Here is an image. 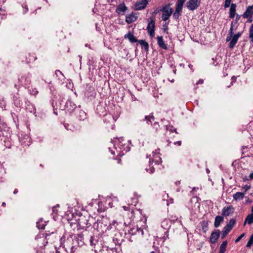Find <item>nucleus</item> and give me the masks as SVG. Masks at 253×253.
Segmentation results:
<instances>
[{
  "mask_svg": "<svg viewBox=\"0 0 253 253\" xmlns=\"http://www.w3.org/2000/svg\"><path fill=\"white\" fill-rule=\"evenodd\" d=\"M89 216H86L82 214L79 215L78 218L75 220V222H70V225L74 231L77 229V231L80 230H86V228L91 226L89 222Z\"/></svg>",
  "mask_w": 253,
  "mask_h": 253,
  "instance_id": "f257e3e1",
  "label": "nucleus"
},
{
  "mask_svg": "<svg viewBox=\"0 0 253 253\" xmlns=\"http://www.w3.org/2000/svg\"><path fill=\"white\" fill-rule=\"evenodd\" d=\"M93 228L96 230L99 234H102L110 229V224L107 217H102L97 219L93 225Z\"/></svg>",
  "mask_w": 253,
  "mask_h": 253,
  "instance_id": "f03ea898",
  "label": "nucleus"
},
{
  "mask_svg": "<svg viewBox=\"0 0 253 253\" xmlns=\"http://www.w3.org/2000/svg\"><path fill=\"white\" fill-rule=\"evenodd\" d=\"M114 148L118 156H122L130 150L128 141L123 138H120L115 141Z\"/></svg>",
  "mask_w": 253,
  "mask_h": 253,
  "instance_id": "7ed1b4c3",
  "label": "nucleus"
},
{
  "mask_svg": "<svg viewBox=\"0 0 253 253\" xmlns=\"http://www.w3.org/2000/svg\"><path fill=\"white\" fill-rule=\"evenodd\" d=\"M88 232L87 230H83L81 233H77L74 235V241L79 246L82 247L88 243Z\"/></svg>",
  "mask_w": 253,
  "mask_h": 253,
  "instance_id": "20e7f679",
  "label": "nucleus"
},
{
  "mask_svg": "<svg viewBox=\"0 0 253 253\" xmlns=\"http://www.w3.org/2000/svg\"><path fill=\"white\" fill-rule=\"evenodd\" d=\"M162 162V159L160 157L159 154L153 152V158L152 162L149 161V169L146 168L145 170L147 172H149L150 173H153L155 171V169L153 166H151L153 163H155L157 165H159Z\"/></svg>",
  "mask_w": 253,
  "mask_h": 253,
  "instance_id": "39448f33",
  "label": "nucleus"
},
{
  "mask_svg": "<svg viewBox=\"0 0 253 253\" xmlns=\"http://www.w3.org/2000/svg\"><path fill=\"white\" fill-rule=\"evenodd\" d=\"M160 11L163 12L162 18L164 21L168 20L173 11V9L169 7V4L163 6Z\"/></svg>",
  "mask_w": 253,
  "mask_h": 253,
  "instance_id": "423d86ee",
  "label": "nucleus"
},
{
  "mask_svg": "<svg viewBox=\"0 0 253 253\" xmlns=\"http://www.w3.org/2000/svg\"><path fill=\"white\" fill-rule=\"evenodd\" d=\"M155 17L154 16H151L149 19V21L148 24L147 30L149 35L153 37L155 36Z\"/></svg>",
  "mask_w": 253,
  "mask_h": 253,
  "instance_id": "0eeeda50",
  "label": "nucleus"
},
{
  "mask_svg": "<svg viewBox=\"0 0 253 253\" xmlns=\"http://www.w3.org/2000/svg\"><path fill=\"white\" fill-rule=\"evenodd\" d=\"M110 229H112L113 227L118 230H125V228L126 227V224L125 222H123L121 221H118L117 220H114L112 223L110 222Z\"/></svg>",
  "mask_w": 253,
  "mask_h": 253,
  "instance_id": "6e6552de",
  "label": "nucleus"
},
{
  "mask_svg": "<svg viewBox=\"0 0 253 253\" xmlns=\"http://www.w3.org/2000/svg\"><path fill=\"white\" fill-rule=\"evenodd\" d=\"M19 81L25 87H29V85L31 84V76L29 73L25 74L19 79Z\"/></svg>",
  "mask_w": 253,
  "mask_h": 253,
  "instance_id": "1a4fd4ad",
  "label": "nucleus"
},
{
  "mask_svg": "<svg viewBox=\"0 0 253 253\" xmlns=\"http://www.w3.org/2000/svg\"><path fill=\"white\" fill-rule=\"evenodd\" d=\"M78 108L76 105L71 100H68L64 105V109L71 114L74 113Z\"/></svg>",
  "mask_w": 253,
  "mask_h": 253,
  "instance_id": "9d476101",
  "label": "nucleus"
},
{
  "mask_svg": "<svg viewBox=\"0 0 253 253\" xmlns=\"http://www.w3.org/2000/svg\"><path fill=\"white\" fill-rule=\"evenodd\" d=\"M201 0H189L186 3V7L190 10L193 11L196 9L201 3Z\"/></svg>",
  "mask_w": 253,
  "mask_h": 253,
  "instance_id": "9b49d317",
  "label": "nucleus"
},
{
  "mask_svg": "<svg viewBox=\"0 0 253 253\" xmlns=\"http://www.w3.org/2000/svg\"><path fill=\"white\" fill-rule=\"evenodd\" d=\"M126 235H130L131 236L134 235H138L139 236H142L144 234L143 229L141 228H138L137 226L133 227L130 228L127 230V234L126 233Z\"/></svg>",
  "mask_w": 253,
  "mask_h": 253,
  "instance_id": "f8f14e48",
  "label": "nucleus"
},
{
  "mask_svg": "<svg viewBox=\"0 0 253 253\" xmlns=\"http://www.w3.org/2000/svg\"><path fill=\"white\" fill-rule=\"evenodd\" d=\"M220 235L219 230H214L211 234L210 237V242L212 244H215L218 239Z\"/></svg>",
  "mask_w": 253,
  "mask_h": 253,
  "instance_id": "ddd939ff",
  "label": "nucleus"
},
{
  "mask_svg": "<svg viewBox=\"0 0 253 253\" xmlns=\"http://www.w3.org/2000/svg\"><path fill=\"white\" fill-rule=\"evenodd\" d=\"M244 18H253V5L247 7L246 11L242 15Z\"/></svg>",
  "mask_w": 253,
  "mask_h": 253,
  "instance_id": "4468645a",
  "label": "nucleus"
},
{
  "mask_svg": "<svg viewBox=\"0 0 253 253\" xmlns=\"http://www.w3.org/2000/svg\"><path fill=\"white\" fill-rule=\"evenodd\" d=\"M74 114L76 118L80 121L84 120L86 118V113L83 110H81L80 107L76 109Z\"/></svg>",
  "mask_w": 253,
  "mask_h": 253,
  "instance_id": "2eb2a0df",
  "label": "nucleus"
},
{
  "mask_svg": "<svg viewBox=\"0 0 253 253\" xmlns=\"http://www.w3.org/2000/svg\"><path fill=\"white\" fill-rule=\"evenodd\" d=\"M148 3L147 0H140V1H137L134 4V9L136 10L143 9L146 7Z\"/></svg>",
  "mask_w": 253,
  "mask_h": 253,
  "instance_id": "dca6fc26",
  "label": "nucleus"
},
{
  "mask_svg": "<svg viewBox=\"0 0 253 253\" xmlns=\"http://www.w3.org/2000/svg\"><path fill=\"white\" fill-rule=\"evenodd\" d=\"M242 34V32H238L233 36L229 45L230 48L232 49L234 48L235 44L237 42L238 39L241 36Z\"/></svg>",
  "mask_w": 253,
  "mask_h": 253,
  "instance_id": "f3484780",
  "label": "nucleus"
},
{
  "mask_svg": "<svg viewBox=\"0 0 253 253\" xmlns=\"http://www.w3.org/2000/svg\"><path fill=\"white\" fill-rule=\"evenodd\" d=\"M234 209L232 206L224 207L222 210V215L224 216H228L230 214L233 213Z\"/></svg>",
  "mask_w": 253,
  "mask_h": 253,
  "instance_id": "a211bd4d",
  "label": "nucleus"
},
{
  "mask_svg": "<svg viewBox=\"0 0 253 253\" xmlns=\"http://www.w3.org/2000/svg\"><path fill=\"white\" fill-rule=\"evenodd\" d=\"M12 98L14 105L17 107H21L22 105V102L19 93L17 92L16 94H13Z\"/></svg>",
  "mask_w": 253,
  "mask_h": 253,
  "instance_id": "6ab92c4d",
  "label": "nucleus"
},
{
  "mask_svg": "<svg viewBox=\"0 0 253 253\" xmlns=\"http://www.w3.org/2000/svg\"><path fill=\"white\" fill-rule=\"evenodd\" d=\"M127 9V7L125 5L124 3H121L118 5L117 6L116 12L118 14H122L123 15L124 13L126 11Z\"/></svg>",
  "mask_w": 253,
  "mask_h": 253,
  "instance_id": "aec40b11",
  "label": "nucleus"
},
{
  "mask_svg": "<svg viewBox=\"0 0 253 253\" xmlns=\"http://www.w3.org/2000/svg\"><path fill=\"white\" fill-rule=\"evenodd\" d=\"M19 140L21 145L24 146H29L31 144L30 138L27 135L23 136V138L19 137Z\"/></svg>",
  "mask_w": 253,
  "mask_h": 253,
  "instance_id": "412c9836",
  "label": "nucleus"
},
{
  "mask_svg": "<svg viewBox=\"0 0 253 253\" xmlns=\"http://www.w3.org/2000/svg\"><path fill=\"white\" fill-rule=\"evenodd\" d=\"M137 19V16L133 13L128 14L126 16V21L127 24H130L136 21Z\"/></svg>",
  "mask_w": 253,
  "mask_h": 253,
  "instance_id": "4be33fe9",
  "label": "nucleus"
},
{
  "mask_svg": "<svg viewBox=\"0 0 253 253\" xmlns=\"http://www.w3.org/2000/svg\"><path fill=\"white\" fill-rule=\"evenodd\" d=\"M124 240L121 239V235L120 233L116 234L113 238V241L115 244V245H118L120 246Z\"/></svg>",
  "mask_w": 253,
  "mask_h": 253,
  "instance_id": "5701e85b",
  "label": "nucleus"
},
{
  "mask_svg": "<svg viewBox=\"0 0 253 253\" xmlns=\"http://www.w3.org/2000/svg\"><path fill=\"white\" fill-rule=\"evenodd\" d=\"M125 39H128L129 42L131 43L138 42V40L134 37L133 33L129 32L127 34L125 35Z\"/></svg>",
  "mask_w": 253,
  "mask_h": 253,
  "instance_id": "b1692460",
  "label": "nucleus"
},
{
  "mask_svg": "<svg viewBox=\"0 0 253 253\" xmlns=\"http://www.w3.org/2000/svg\"><path fill=\"white\" fill-rule=\"evenodd\" d=\"M157 42L159 46L163 49L167 50L168 49V46L167 44L165 43L163 38L162 36H158L157 38Z\"/></svg>",
  "mask_w": 253,
  "mask_h": 253,
  "instance_id": "393cba45",
  "label": "nucleus"
},
{
  "mask_svg": "<svg viewBox=\"0 0 253 253\" xmlns=\"http://www.w3.org/2000/svg\"><path fill=\"white\" fill-rule=\"evenodd\" d=\"M155 118L153 115V113H151L149 115H147L145 116V118L143 121L146 122V123L148 125H152L153 122L155 121Z\"/></svg>",
  "mask_w": 253,
  "mask_h": 253,
  "instance_id": "a878e982",
  "label": "nucleus"
},
{
  "mask_svg": "<svg viewBox=\"0 0 253 253\" xmlns=\"http://www.w3.org/2000/svg\"><path fill=\"white\" fill-rule=\"evenodd\" d=\"M236 4L235 3H231L230 8L229 11V17L230 18H233L236 14Z\"/></svg>",
  "mask_w": 253,
  "mask_h": 253,
  "instance_id": "bb28decb",
  "label": "nucleus"
},
{
  "mask_svg": "<svg viewBox=\"0 0 253 253\" xmlns=\"http://www.w3.org/2000/svg\"><path fill=\"white\" fill-rule=\"evenodd\" d=\"M37 59V56L35 55L34 54H32L29 53L26 56V61L25 62L26 63H29L30 62H34Z\"/></svg>",
  "mask_w": 253,
  "mask_h": 253,
  "instance_id": "cd10ccee",
  "label": "nucleus"
},
{
  "mask_svg": "<svg viewBox=\"0 0 253 253\" xmlns=\"http://www.w3.org/2000/svg\"><path fill=\"white\" fill-rule=\"evenodd\" d=\"M224 221V218L222 216L217 215L215 217L214 226L215 227L217 228L219 226L221 223L223 222Z\"/></svg>",
  "mask_w": 253,
  "mask_h": 253,
  "instance_id": "c85d7f7f",
  "label": "nucleus"
},
{
  "mask_svg": "<svg viewBox=\"0 0 253 253\" xmlns=\"http://www.w3.org/2000/svg\"><path fill=\"white\" fill-rule=\"evenodd\" d=\"M161 247L157 246L155 242H153V250L150 252V253H165L163 251L161 250Z\"/></svg>",
  "mask_w": 253,
  "mask_h": 253,
  "instance_id": "c756f323",
  "label": "nucleus"
},
{
  "mask_svg": "<svg viewBox=\"0 0 253 253\" xmlns=\"http://www.w3.org/2000/svg\"><path fill=\"white\" fill-rule=\"evenodd\" d=\"M245 195V193L238 192L233 195V197L235 201H240L244 199Z\"/></svg>",
  "mask_w": 253,
  "mask_h": 253,
  "instance_id": "7c9ffc66",
  "label": "nucleus"
},
{
  "mask_svg": "<svg viewBox=\"0 0 253 253\" xmlns=\"http://www.w3.org/2000/svg\"><path fill=\"white\" fill-rule=\"evenodd\" d=\"M55 75L56 77L60 80L61 82H64L65 80V77L62 72L60 71L59 70H56L55 71Z\"/></svg>",
  "mask_w": 253,
  "mask_h": 253,
  "instance_id": "2f4dec72",
  "label": "nucleus"
},
{
  "mask_svg": "<svg viewBox=\"0 0 253 253\" xmlns=\"http://www.w3.org/2000/svg\"><path fill=\"white\" fill-rule=\"evenodd\" d=\"M253 223V214H248L245 218L244 226H245L246 224L251 225Z\"/></svg>",
  "mask_w": 253,
  "mask_h": 253,
  "instance_id": "473e14b6",
  "label": "nucleus"
},
{
  "mask_svg": "<svg viewBox=\"0 0 253 253\" xmlns=\"http://www.w3.org/2000/svg\"><path fill=\"white\" fill-rule=\"evenodd\" d=\"M200 225L204 233H206L208 229V221L207 220H203L200 222Z\"/></svg>",
  "mask_w": 253,
  "mask_h": 253,
  "instance_id": "72a5a7b5",
  "label": "nucleus"
},
{
  "mask_svg": "<svg viewBox=\"0 0 253 253\" xmlns=\"http://www.w3.org/2000/svg\"><path fill=\"white\" fill-rule=\"evenodd\" d=\"M168 232H169L168 231L166 230L165 231V234H164V236L160 237H159L157 236V238H156V240H157V241L159 242V241H162L163 242V243H164L167 239L169 238Z\"/></svg>",
  "mask_w": 253,
  "mask_h": 253,
  "instance_id": "f704fd0d",
  "label": "nucleus"
},
{
  "mask_svg": "<svg viewBox=\"0 0 253 253\" xmlns=\"http://www.w3.org/2000/svg\"><path fill=\"white\" fill-rule=\"evenodd\" d=\"M138 42L140 43V44L142 46V47L143 48L145 51H148L149 49V44L147 42L143 40H138Z\"/></svg>",
  "mask_w": 253,
  "mask_h": 253,
  "instance_id": "c9c22d12",
  "label": "nucleus"
},
{
  "mask_svg": "<svg viewBox=\"0 0 253 253\" xmlns=\"http://www.w3.org/2000/svg\"><path fill=\"white\" fill-rule=\"evenodd\" d=\"M88 240L89 241L88 244H89L92 247L95 246L98 242L97 240L96 239H95L94 237L92 235L88 236Z\"/></svg>",
  "mask_w": 253,
  "mask_h": 253,
  "instance_id": "e433bc0d",
  "label": "nucleus"
},
{
  "mask_svg": "<svg viewBox=\"0 0 253 253\" xmlns=\"http://www.w3.org/2000/svg\"><path fill=\"white\" fill-rule=\"evenodd\" d=\"M46 225V222L44 221L42 219H40L37 222V227L39 229H44Z\"/></svg>",
  "mask_w": 253,
  "mask_h": 253,
  "instance_id": "4c0bfd02",
  "label": "nucleus"
},
{
  "mask_svg": "<svg viewBox=\"0 0 253 253\" xmlns=\"http://www.w3.org/2000/svg\"><path fill=\"white\" fill-rule=\"evenodd\" d=\"M47 235H48V234H46V236L45 237H40L39 238L38 236L36 237V238H35L36 240L40 239V240L41 241H42V242H43V245H40V247L41 248H42V247L45 246V245L47 244V241H46V238Z\"/></svg>",
  "mask_w": 253,
  "mask_h": 253,
  "instance_id": "58836bf2",
  "label": "nucleus"
},
{
  "mask_svg": "<svg viewBox=\"0 0 253 253\" xmlns=\"http://www.w3.org/2000/svg\"><path fill=\"white\" fill-rule=\"evenodd\" d=\"M122 208L125 211H130V213L132 214V215L131 216V218L134 213V209H133V207H132V208H131L129 204H128V206H123Z\"/></svg>",
  "mask_w": 253,
  "mask_h": 253,
  "instance_id": "ea45409f",
  "label": "nucleus"
},
{
  "mask_svg": "<svg viewBox=\"0 0 253 253\" xmlns=\"http://www.w3.org/2000/svg\"><path fill=\"white\" fill-rule=\"evenodd\" d=\"M167 132H174L176 134L177 133L176 129L175 128L172 126L169 125L166 126Z\"/></svg>",
  "mask_w": 253,
  "mask_h": 253,
  "instance_id": "a19ab883",
  "label": "nucleus"
},
{
  "mask_svg": "<svg viewBox=\"0 0 253 253\" xmlns=\"http://www.w3.org/2000/svg\"><path fill=\"white\" fill-rule=\"evenodd\" d=\"M3 132L2 133L1 136L5 138V140L4 141L8 140V139L11 137L10 132L9 131H6L5 130H3Z\"/></svg>",
  "mask_w": 253,
  "mask_h": 253,
  "instance_id": "79ce46f5",
  "label": "nucleus"
},
{
  "mask_svg": "<svg viewBox=\"0 0 253 253\" xmlns=\"http://www.w3.org/2000/svg\"><path fill=\"white\" fill-rule=\"evenodd\" d=\"M153 128L155 131V133L157 134L160 129V126L158 122H155L153 125Z\"/></svg>",
  "mask_w": 253,
  "mask_h": 253,
  "instance_id": "37998d69",
  "label": "nucleus"
},
{
  "mask_svg": "<svg viewBox=\"0 0 253 253\" xmlns=\"http://www.w3.org/2000/svg\"><path fill=\"white\" fill-rule=\"evenodd\" d=\"M249 37L251 40V42L253 43V24L251 26L250 28Z\"/></svg>",
  "mask_w": 253,
  "mask_h": 253,
  "instance_id": "c03bdc74",
  "label": "nucleus"
},
{
  "mask_svg": "<svg viewBox=\"0 0 253 253\" xmlns=\"http://www.w3.org/2000/svg\"><path fill=\"white\" fill-rule=\"evenodd\" d=\"M227 245V241H223L220 246L219 251H223V252H225Z\"/></svg>",
  "mask_w": 253,
  "mask_h": 253,
  "instance_id": "a18cd8bd",
  "label": "nucleus"
},
{
  "mask_svg": "<svg viewBox=\"0 0 253 253\" xmlns=\"http://www.w3.org/2000/svg\"><path fill=\"white\" fill-rule=\"evenodd\" d=\"M253 244V235H252L250 238L249 240L248 241L246 247L247 248H250Z\"/></svg>",
  "mask_w": 253,
  "mask_h": 253,
  "instance_id": "49530a36",
  "label": "nucleus"
},
{
  "mask_svg": "<svg viewBox=\"0 0 253 253\" xmlns=\"http://www.w3.org/2000/svg\"><path fill=\"white\" fill-rule=\"evenodd\" d=\"M236 224V219L234 218L231 219L226 224L227 225L231 226L233 228Z\"/></svg>",
  "mask_w": 253,
  "mask_h": 253,
  "instance_id": "de8ad7c7",
  "label": "nucleus"
},
{
  "mask_svg": "<svg viewBox=\"0 0 253 253\" xmlns=\"http://www.w3.org/2000/svg\"><path fill=\"white\" fill-rule=\"evenodd\" d=\"M29 92L31 94L34 95H37L38 93V91L36 88H29Z\"/></svg>",
  "mask_w": 253,
  "mask_h": 253,
  "instance_id": "09e8293b",
  "label": "nucleus"
},
{
  "mask_svg": "<svg viewBox=\"0 0 253 253\" xmlns=\"http://www.w3.org/2000/svg\"><path fill=\"white\" fill-rule=\"evenodd\" d=\"M233 26H234L233 22H232L231 24V27H230V28L229 29V34L230 37L232 36L233 34H234V33H233V30H234Z\"/></svg>",
  "mask_w": 253,
  "mask_h": 253,
  "instance_id": "8fccbe9b",
  "label": "nucleus"
},
{
  "mask_svg": "<svg viewBox=\"0 0 253 253\" xmlns=\"http://www.w3.org/2000/svg\"><path fill=\"white\" fill-rule=\"evenodd\" d=\"M180 15V12H177L175 10V12L173 14V18L174 19H178Z\"/></svg>",
  "mask_w": 253,
  "mask_h": 253,
  "instance_id": "3c124183",
  "label": "nucleus"
},
{
  "mask_svg": "<svg viewBox=\"0 0 253 253\" xmlns=\"http://www.w3.org/2000/svg\"><path fill=\"white\" fill-rule=\"evenodd\" d=\"M232 0H225L224 2V8H227L231 5V2Z\"/></svg>",
  "mask_w": 253,
  "mask_h": 253,
  "instance_id": "603ef678",
  "label": "nucleus"
},
{
  "mask_svg": "<svg viewBox=\"0 0 253 253\" xmlns=\"http://www.w3.org/2000/svg\"><path fill=\"white\" fill-rule=\"evenodd\" d=\"M186 0H178L176 2V5L183 7V4Z\"/></svg>",
  "mask_w": 253,
  "mask_h": 253,
  "instance_id": "864d4df0",
  "label": "nucleus"
},
{
  "mask_svg": "<svg viewBox=\"0 0 253 253\" xmlns=\"http://www.w3.org/2000/svg\"><path fill=\"white\" fill-rule=\"evenodd\" d=\"M245 234L243 233L239 237H238L235 240V243H237L239 242L240 240L245 236Z\"/></svg>",
  "mask_w": 253,
  "mask_h": 253,
  "instance_id": "5fc2aeb1",
  "label": "nucleus"
},
{
  "mask_svg": "<svg viewBox=\"0 0 253 253\" xmlns=\"http://www.w3.org/2000/svg\"><path fill=\"white\" fill-rule=\"evenodd\" d=\"M243 189H244L245 191L244 193H245L246 194V192L248 190H249L250 188H251V186L250 185H246L245 186H244L243 187Z\"/></svg>",
  "mask_w": 253,
  "mask_h": 253,
  "instance_id": "6e6d98bb",
  "label": "nucleus"
},
{
  "mask_svg": "<svg viewBox=\"0 0 253 253\" xmlns=\"http://www.w3.org/2000/svg\"><path fill=\"white\" fill-rule=\"evenodd\" d=\"M182 9V7L176 5L175 11L177 12H181Z\"/></svg>",
  "mask_w": 253,
  "mask_h": 253,
  "instance_id": "4d7b16f0",
  "label": "nucleus"
},
{
  "mask_svg": "<svg viewBox=\"0 0 253 253\" xmlns=\"http://www.w3.org/2000/svg\"><path fill=\"white\" fill-rule=\"evenodd\" d=\"M163 30H164V31L165 32L168 31V24L165 23V24H164L163 25Z\"/></svg>",
  "mask_w": 253,
  "mask_h": 253,
  "instance_id": "13d9d810",
  "label": "nucleus"
},
{
  "mask_svg": "<svg viewBox=\"0 0 253 253\" xmlns=\"http://www.w3.org/2000/svg\"><path fill=\"white\" fill-rule=\"evenodd\" d=\"M241 15L237 14L236 17V19L235 20L234 23L235 24H237L240 19V18L241 17Z\"/></svg>",
  "mask_w": 253,
  "mask_h": 253,
  "instance_id": "bf43d9fd",
  "label": "nucleus"
},
{
  "mask_svg": "<svg viewBox=\"0 0 253 253\" xmlns=\"http://www.w3.org/2000/svg\"><path fill=\"white\" fill-rule=\"evenodd\" d=\"M228 233L226 232L225 231H222V235H221V238L222 239H224L226 236V235L228 234Z\"/></svg>",
  "mask_w": 253,
  "mask_h": 253,
  "instance_id": "052dcab7",
  "label": "nucleus"
},
{
  "mask_svg": "<svg viewBox=\"0 0 253 253\" xmlns=\"http://www.w3.org/2000/svg\"><path fill=\"white\" fill-rule=\"evenodd\" d=\"M222 231H225L226 232L229 233L230 231V230H229V229H228L226 226H225L223 228V230Z\"/></svg>",
  "mask_w": 253,
  "mask_h": 253,
  "instance_id": "680f3d73",
  "label": "nucleus"
},
{
  "mask_svg": "<svg viewBox=\"0 0 253 253\" xmlns=\"http://www.w3.org/2000/svg\"><path fill=\"white\" fill-rule=\"evenodd\" d=\"M106 252L107 253H113L114 251H113V250L112 249H107L106 250Z\"/></svg>",
  "mask_w": 253,
  "mask_h": 253,
  "instance_id": "e2e57ef3",
  "label": "nucleus"
},
{
  "mask_svg": "<svg viewBox=\"0 0 253 253\" xmlns=\"http://www.w3.org/2000/svg\"><path fill=\"white\" fill-rule=\"evenodd\" d=\"M232 82H231V84H232L233 82H235V81H236V77H235V76H233V77H232Z\"/></svg>",
  "mask_w": 253,
  "mask_h": 253,
  "instance_id": "0e129e2a",
  "label": "nucleus"
},
{
  "mask_svg": "<svg viewBox=\"0 0 253 253\" xmlns=\"http://www.w3.org/2000/svg\"><path fill=\"white\" fill-rule=\"evenodd\" d=\"M174 144H177L179 146H180L181 145V141H176V142H175L174 143Z\"/></svg>",
  "mask_w": 253,
  "mask_h": 253,
  "instance_id": "69168bd1",
  "label": "nucleus"
},
{
  "mask_svg": "<svg viewBox=\"0 0 253 253\" xmlns=\"http://www.w3.org/2000/svg\"><path fill=\"white\" fill-rule=\"evenodd\" d=\"M203 82H204L203 80H202V79H200V80H199V81L196 83V84H203Z\"/></svg>",
  "mask_w": 253,
  "mask_h": 253,
  "instance_id": "338daca9",
  "label": "nucleus"
},
{
  "mask_svg": "<svg viewBox=\"0 0 253 253\" xmlns=\"http://www.w3.org/2000/svg\"><path fill=\"white\" fill-rule=\"evenodd\" d=\"M249 177L251 179H253V172L250 173Z\"/></svg>",
  "mask_w": 253,
  "mask_h": 253,
  "instance_id": "774afa93",
  "label": "nucleus"
}]
</instances>
